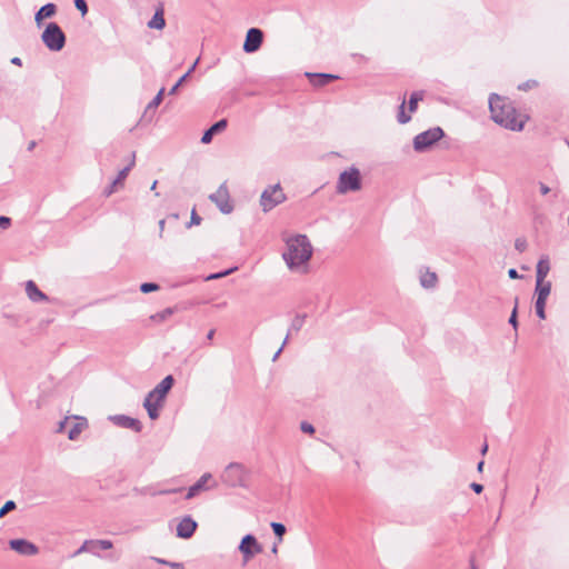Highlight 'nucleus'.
Returning <instances> with one entry per match:
<instances>
[{
	"instance_id": "f257e3e1",
	"label": "nucleus",
	"mask_w": 569,
	"mask_h": 569,
	"mask_svg": "<svg viewBox=\"0 0 569 569\" xmlns=\"http://www.w3.org/2000/svg\"><path fill=\"white\" fill-rule=\"evenodd\" d=\"M312 246L305 234H296L286 240L282 258L290 271L307 273L308 263L312 257Z\"/></svg>"
},
{
	"instance_id": "f03ea898",
	"label": "nucleus",
	"mask_w": 569,
	"mask_h": 569,
	"mask_svg": "<svg viewBox=\"0 0 569 569\" xmlns=\"http://www.w3.org/2000/svg\"><path fill=\"white\" fill-rule=\"evenodd\" d=\"M489 109L496 123L513 131L523 129V120L519 118L515 107L506 98L492 93L489 98Z\"/></svg>"
},
{
	"instance_id": "7ed1b4c3",
	"label": "nucleus",
	"mask_w": 569,
	"mask_h": 569,
	"mask_svg": "<svg viewBox=\"0 0 569 569\" xmlns=\"http://www.w3.org/2000/svg\"><path fill=\"white\" fill-rule=\"evenodd\" d=\"M174 383L172 376L164 377L144 398L143 407L151 420L159 418V409L163 406L167 393Z\"/></svg>"
},
{
	"instance_id": "20e7f679",
	"label": "nucleus",
	"mask_w": 569,
	"mask_h": 569,
	"mask_svg": "<svg viewBox=\"0 0 569 569\" xmlns=\"http://www.w3.org/2000/svg\"><path fill=\"white\" fill-rule=\"evenodd\" d=\"M41 40L50 51L57 52L63 49L66 44V34L58 23L50 22L43 30Z\"/></svg>"
},
{
	"instance_id": "39448f33",
	"label": "nucleus",
	"mask_w": 569,
	"mask_h": 569,
	"mask_svg": "<svg viewBox=\"0 0 569 569\" xmlns=\"http://www.w3.org/2000/svg\"><path fill=\"white\" fill-rule=\"evenodd\" d=\"M361 189V177L360 171L357 168H350L340 173L337 192L340 194L348 193L350 191H358Z\"/></svg>"
},
{
	"instance_id": "423d86ee",
	"label": "nucleus",
	"mask_w": 569,
	"mask_h": 569,
	"mask_svg": "<svg viewBox=\"0 0 569 569\" xmlns=\"http://www.w3.org/2000/svg\"><path fill=\"white\" fill-rule=\"evenodd\" d=\"M286 200V194L279 183L263 190L260 197V206L264 212L272 210Z\"/></svg>"
},
{
	"instance_id": "0eeeda50",
	"label": "nucleus",
	"mask_w": 569,
	"mask_h": 569,
	"mask_svg": "<svg viewBox=\"0 0 569 569\" xmlns=\"http://www.w3.org/2000/svg\"><path fill=\"white\" fill-rule=\"evenodd\" d=\"M443 134V130L440 127H435L423 131L415 137L413 148L418 152L425 151L439 141Z\"/></svg>"
},
{
	"instance_id": "6e6552de",
	"label": "nucleus",
	"mask_w": 569,
	"mask_h": 569,
	"mask_svg": "<svg viewBox=\"0 0 569 569\" xmlns=\"http://www.w3.org/2000/svg\"><path fill=\"white\" fill-rule=\"evenodd\" d=\"M238 549L242 555L243 565L248 563L256 555L262 552V546L252 535H246Z\"/></svg>"
},
{
	"instance_id": "1a4fd4ad",
	"label": "nucleus",
	"mask_w": 569,
	"mask_h": 569,
	"mask_svg": "<svg viewBox=\"0 0 569 569\" xmlns=\"http://www.w3.org/2000/svg\"><path fill=\"white\" fill-rule=\"evenodd\" d=\"M209 199L217 204L222 213H230L233 210L226 183H222L214 193L210 194Z\"/></svg>"
},
{
	"instance_id": "9d476101",
	"label": "nucleus",
	"mask_w": 569,
	"mask_h": 569,
	"mask_svg": "<svg viewBox=\"0 0 569 569\" xmlns=\"http://www.w3.org/2000/svg\"><path fill=\"white\" fill-rule=\"evenodd\" d=\"M263 41V32L258 28H251L248 30L246 40L243 43V51L252 53L259 50Z\"/></svg>"
},
{
	"instance_id": "9b49d317",
	"label": "nucleus",
	"mask_w": 569,
	"mask_h": 569,
	"mask_svg": "<svg viewBox=\"0 0 569 569\" xmlns=\"http://www.w3.org/2000/svg\"><path fill=\"white\" fill-rule=\"evenodd\" d=\"M9 546L12 550L23 556H33L37 555L39 551L38 547L34 543L26 539L10 540Z\"/></svg>"
},
{
	"instance_id": "f8f14e48",
	"label": "nucleus",
	"mask_w": 569,
	"mask_h": 569,
	"mask_svg": "<svg viewBox=\"0 0 569 569\" xmlns=\"http://www.w3.org/2000/svg\"><path fill=\"white\" fill-rule=\"evenodd\" d=\"M197 526V522L190 516H186L177 525V536L183 539L191 538Z\"/></svg>"
},
{
	"instance_id": "ddd939ff",
	"label": "nucleus",
	"mask_w": 569,
	"mask_h": 569,
	"mask_svg": "<svg viewBox=\"0 0 569 569\" xmlns=\"http://www.w3.org/2000/svg\"><path fill=\"white\" fill-rule=\"evenodd\" d=\"M133 166H134V156L132 157V160L130 161V163L127 167H124L122 170L119 171L117 178L112 181L110 187L108 189H106L104 194L107 197L111 196L117 190L118 186H122L124 179L127 178L128 173L130 172V170L132 169Z\"/></svg>"
},
{
	"instance_id": "4468645a",
	"label": "nucleus",
	"mask_w": 569,
	"mask_h": 569,
	"mask_svg": "<svg viewBox=\"0 0 569 569\" xmlns=\"http://www.w3.org/2000/svg\"><path fill=\"white\" fill-rule=\"evenodd\" d=\"M111 419L117 426L134 430L136 432H139L142 428L141 422L139 420L124 415L114 416Z\"/></svg>"
},
{
	"instance_id": "2eb2a0df",
	"label": "nucleus",
	"mask_w": 569,
	"mask_h": 569,
	"mask_svg": "<svg viewBox=\"0 0 569 569\" xmlns=\"http://www.w3.org/2000/svg\"><path fill=\"white\" fill-rule=\"evenodd\" d=\"M56 13L57 6L54 3H47L42 6L34 14L36 24L41 27L44 19L52 18Z\"/></svg>"
},
{
	"instance_id": "dca6fc26",
	"label": "nucleus",
	"mask_w": 569,
	"mask_h": 569,
	"mask_svg": "<svg viewBox=\"0 0 569 569\" xmlns=\"http://www.w3.org/2000/svg\"><path fill=\"white\" fill-rule=\"evenodd\" d=\"M26 292L28 298L33 302L48 300V297L38 289L37 284L32 280H29L26 283Z\"/></svg>"
},
{
	"instance_id": "f3484780",
	"label": "nucleus",
	"mask_w": 569,
	"mask_h": 569,
	"mask_svg": "<svg viewBox=\"0 0 569 569\" xmlns=\"http://www.w3.org/2000/svg\"><path fill=\"white\" fill-rule=\"evenodd\" d=\"M211 479V475L210 473H204L200 477V479L194 483L192 485L188 492H187V496L186 498L187 499H192L193 497H196L201 490H206L207 489V482L208 480Z\"/></svg>"
},
{
	"instance_id": "a211bd4d",
	"label": "nucleus",
	"mask_w": 569,
	"mask_h": 569,
	"mask_svg": "<svg viewBox=\"0 0 569 569\" xmlns=\"http://www.w3.org/2000/svg\"><path fill=\"white\" fill-rule=\"evenodd\" d=\"M226 127H227V120L226 119L219 120L218 122L212 124L207 131H204V133L201 138V142L202 143L211 142L213 134L224 130Z\"/></svg>"
},
{
	"instance_id": "6ab92c4d",
	"label": "nucleus",
	"mask_w": 569,
	"mask_h": 569,
	"mask_svg": "<svg viewBox=\"0 0 569 569\" xmlns=\"http://www.w3.org/2000/svg\"><path fill=\"white\" fill-rule=\"evenodd\" d=\"M310 79V82L315 87H322L328 84L330 81L337 79L336 76L329 73H307Z\"/></svg>"
},
{
	"instance_id": "aec40b11",
	"label": "nucleus",
	"mask_w": 569,
	"mask_h": 569,
	"mask_svg": "<svg viewBox=\"0 0 569 569\" xmlns=\"http://www.w3.org/2000/svg\"><path fill=\"white\" fill-rule=\"evenodd\" d=\"M550 271L549 258L543 256L539 259L536 268V280H545Z\"/></svg>"
},
{
	"instance_id": "412c9836",
	"label": "nucleus",
	"mask_w": 569,
	"mask_h": 569,
	"mask_svg": "<svg viewBox=\"0 0 569 569\" xmlns=\"http://www.w3.org/2000/svg\"><path fill=\"white\" fill-rule=\"evenodd\" d=\"M87 426H88V422L84 418H77V421L72 425V427L68 431V438L70 440L78 439V437L87 428Z\"/></svg>"
},
{
	"instance_id": "4be33fe9",
	"label": "nucleus",
	"mask_w": 569,
	"mask_h": 569,
	"mask_svg": "<svg viewBox=\"0 0 569 569\" xmlns=\"http://www.w3.org/2000/svg\"><path fill=\"white\" fill-rule=\"evenodd\" d=\"M551 291V282L545 280H536L537 297L548 299Z\"/></svg>"
},
{
	"instance_id": "5701e85b",
	"label": "nucleus",
	"mask_w": 569,
	"mask_h": 569,
	"mask_svg": "<svg viewBox=\"0 0 569 569\" xmlns=\"http://www.w3.org/2000/svg\"><path fill=\"white\" fill-rule=\"evenodd\" d=\"M164 24H166V21H164V18H163L162 10L156 11V13L153 14L152 19L148 22V27L149 28L158 29V30L163 29Z\"/></svg>"
},
{
	"instance_id": "b1692460",
	"label": "nucleus",
	"mask_w": 569,
	"mask_h": 569,
	"mask_svg": "<svg viewBox=\"0 0 569 569\" xmlns=\"http://www.w3.org/2000/svg\"><path fill=\"white\" fill-rule=\"evenodd\" d=\"M420 282L423 288H433L437 283V274L428 271L421 276Z\"/></svg>"
},
{
	"instance_id": "393cba45",
	"label": "nucleus",
	"mask_w": 569,
	"mask_h": 569,
	"mask_svg": "<svg viewBox=\"0 0 569 569\" xmlns=\"http://www.w3.org/2000/svg\"><path fill=\"white\" fill-rule=\"evenodd\" d=\"M303 323L305 316L297 315L291 321L287 336L289 337L291 333L300 331L301 328L303 327Z\"/></svg>"
},
{
	"instance_id": "a878e982",
	"label": "nucleus",
	"mask_w": 569,
	"mask_h": 569,
	"mask_svg": "<svg viewBox=\"0 0 569 569\" xmlns=\"http://www.w3.org/2000/svg\"><path fill=\"white\" fill-rule=\"evenodd\" d=\"M198 60L189 68V70L177 81V83L169 90V94L177 93L179 87L188 79V77L194 71Z\"/></svg>"
},
{
	"instance_id": "bb28decb",
	"label": "nucleus",
	"mask_w": 569,
	"mask_h": 569,
	"mask_svg": "<svg viewBox=\"0 0 569 569\" xmlns=\"http://www.w3.org/2000/svg\"><path fill=\"white\" fill-rule=\"evenodd\" d=\"M423 99V91H415L411 93L409 99V111L415 112L417 110L418 102Z\"/></svg>"
},
{
	"instance_id": "cd10ccee",
	"label": "nucleus",
	"mask_w": 569,
	"mask_h": 569,
	"mask_svg": "<svg viewBox=\"0 0 569 569\" xmlns=\"http://www.w3.org/2000/svg\"><path fill=\"white\" fill-rule=\"evenodd\" d=\"M163 94H164V88H161L158 93L156 94V97L149 102V104L147 106V109H146V112H148L149 110L151 109H156L158 108V106L162 102L163 100Z\"/></svg>"
},
{
	"instance_id": "c85d7f7f",
	"label": "nucleus",
	"mask_w": 569,
	"mask_h": 569,
	"mask_svg": "<svg viewBox=\"0 0 569 569\" xmlns=\"http://www.w3.org/2000/svg\"><path fill=\"white\" fill-rule=\"evenodd\" d=\"M173 315L172 308H166L162 311L151 316V319L157 322H162Z\"/></svg>"
},
{
	"instance_id": "c756f323",
	"label": "nucleus",
	"mask_w": 569,
	"mask_h": 569,
	"mask_svg": "<svg viewBox=\"0 0 569 569\" xmlns=\"http://www.w3.org/2000/svg\"><path fill=\"white\" fill-rule=\"evenodd\" d=\"M405 104H406V99L403 98L401 101V104L399 107V112H398V117H397L398 121L402 124L409 122L411 119V117L405 112Z\"/></svg>"
},
{
	"instance_id": "7c9ffc66",
	"label": "nucleus",
	"mask_w": 569,
	"mask_h": 569,
	"mask_svg": "<svg viewBox=\"0 0 569 569\" xmlns=\"http://www.w3.org/2000/svg\"><path fill=\"white\" fill-rule=\"evenodd\" d=\"M271 528L274 535L279 538V541H281L283 535L286 533V527L280 522H271Z\"/></svg>"
},
{
	"instance_id": "2f4dec72",
	"label": "nucleus",
	"mask_w": 569,
	"mask_h": 569,
	"mask_svg": "<svg viewBox=\"0 0 569 569\" xmlns=\"http://www.w3.org/2000/svg\"><path fill=\"white\" fill-rule=\"evenodd\" d=\"M92 547H99L103 550H108L113 547V543L111 540L99 539V540H92Z\"/></svg>"
},
{
	"instance_id": "473e14b6",
	"label": "nucleus",
	"mask_w": 569,
	"mask_h": 569,
	"mask_svg": "<svg viewBox=\"0 0 569 569\" xmlns=\"http://www.w3.org/2000/svg\"><path fill=\"white\" fill-rule=\"evenodd\" d=\"M16 502L12 500H8L1 508H0V518L4 517L8 512L16 509Z\"/></svg>"
},
{
	"instance_id": "72a5a7b5",
	"label": "nucleus",
	"mask_w": 569,
	"mask_h": 569,
	"mask_svg": "<svg viewBox=\"0 0 569 569\" xmlns=\"http://www.w3.org/2000/svg\"><path fill=\"white\" fill-rule=\"evenodd\" d=\"M140 290L143 293H149V292L159 290V286L153 282H144L140 286Z\"/></svg>"
},
{
	"instance_id": "f704fd0d",
	"label": "nucleus",
	"mask_w": 569,
	"mask_h": 569,
	"mask_svg": "<svg viewBox=\"0 0 569 569\" xmlns=\"http://www.w3.org/2000/svg\"><path fill=\"white\" fill-rule=\"evenodd\" d=\"M517 306H518V297L515 298V308H513V310L511 312V316L509 318V323L513 327L515 330H517V327H518Z\"/></svg>"
},
{
	"instance_id": "c9c22d12",
	"label": "nucleus",
	"mask_w": 569,
	"mask_h": 569,
	"mask_svg": "<svg viewBox=\"0 0 569 569\" xmlns=\"http://www.w3.org/2000/svg\"><path fill=\"white\" fill-rule=\"evenodd\" d=\"M240 473L241 472V467L237 463H231L227 467L226 469V472H224V477H226V481H228L227 477H229L231 473Z\"/></svg>"
},
{
	"instance_id": "e433bc0d",
	"label": "nucleus",
	"mask_w": 569,
	"mask_h": 569,
	"mask_svg": "<svg viewBox=\"0 0 569 569\" xmlns=\"http://www.w3.org/2000/svg\"><path fill=\"white\" fill-rule=\"evenodd\" d=\"M74 7L81 12L82 16L87 14L88 6L86 0H74Z\"/></svg>"
},
{
	"instance_id": "4c0bfd02",
	"label": "nucleus",
	"mask_w": 569,
	"mask_h": 569,
	"mask_svg": "<svg viewBox=\"0 0 569 569\" xmlns=\"http://www.w3.org/2000/svg\"><path fill=\"white\" fill-rule=\"evenodd\" d=\"M527 241L526 239L523 238H518L515 242V248L519 251V252H523L526 249H527Z\"/></svg>"
},
{
	"instance_id": "58836bf2",
	"label": "nucleus",
	"mask_w": 569,
	"mask_h": 569,
	"mask_svg": "<svg viewBox=\"0 0 569 569\" xmlns=\"http://www.w3.org/2000/svg\"><path fill=\"white\" fill-rule=\"evenodd\" d=\"M92 547V540H86L83 545L74 552V556H78L86 551H92L89 547Z\"/></svg>"
},
{
	"instance_id": "ea45409f",
	"label": "nucleus",
	"mask_w": 569,
	"mask_h": 569,
	"mask_svg": "<svg viewBox=\"0 0 569 569\" xmlns=\"http://www.w3.org/2000/svg\"><path fill=\"white\" fill-rule=\"evenodd\" d=\"M233 271V269H229L227 271H223V272H219V273H212L210 276L207 277V280H212V279H219V278H222L229 273H231Z\"/></svg>"
},
{
	"instance_id": "a19ab883",
	"label": "nucleus",
	"mask_w": 569,
	"mask_h": 569,
	"mask_svg": "<svg viewBox=\"0 0 569 569\" xmlns=\"http://www.w3.org/2000/svg\"><path fill=\"white\" fill-rule=\"evenodd\" d=\"M200 222H201V218L197 214L196 210L193 209L191 212L189 226H192V224L198 226V224H200Z\"/></svg>"
},
{
	"instance_id": "79ce46f5",
	"label": "nucleus",
	"mask_w": 569,
	"mask_h": 569,
	"mask_svg": "<svg viewBox=\"0 0 569 569\" xmlns=\"http://www.w3.org/2000/svg\"><path fill=\"white\" fill-rule=\"evenodd\" d=\"M300 429L306 432V433H313L315 432V428L312 425H310L309 422H302L301 426H300Z\"/></svg>"
},
{
	"instance_id": "37998d69",
	"label": "nucleus",
	"mask_w": 569,
	"mask_h": 569,
	"mask_svg": "<svg viewBox=\"0 0 569 569\" xmlns=\"http://www.w3.org/2000/svg\"><path fill=\"white\" fill-rule=\"evenodd\" d=\"M11 224V219L4 216H0V228L7 229Z\"/></svg>"
},
{
	"instance_id": "c03bdc74",
	"label": "nucleus",
	"mask_w": 569,
	"mask_h": 569,
	"mask_svg": "<svg viewBox=\"0 0 569 569\" xmlns=\"http://www.w3.org/2000/svg\"><path fill=\"white\" fill-rule=\"evenodd\" d=\"M470 487L476 493H481L483 490V486L477 482H472Z\"/></svg>"
},
{
	"instance_id": "a18cd8bd",
	"label": "nucleus",
	"mask_w": 569,
	"mask_h": 569,
	"mask_svg": "<svg viewBox=\"0 0 569 569\" xmlns=\"http://www.w3.org/2000/svg\"><path fill=\"white\" fill-rule=\"evenodd\" d=\"M546 298H539L537 297L535 308H546Z\"/></svg>"
},
{
	"instance_id": "49530a36",
	"label": "nucleus",
	"mask_w": 569,
	"mask_h": 569,
	"mask_svg": "<svg viewBox=\"0 0 569 569\" xmlns=\"http://www.w3.org/2000/svg\"><path fill=\"white\" fill-rule=\"evenodd\" d=\"M536 313L541 320L546 319L545 308H536Z\"/></svg>"
},
{
	"instance_id": "de8ad7c7",
	"label": "nucleus",
	"mask_w": 569,
	"mask_h": 569,
	"mask_svg": "<svg viewBox=\"0 0 569 569\" xmlns=\"http://www.w3.org/2000/svg\"><path fill=\"white\" fill-rule=\"evenodd\" d=\"M287 342H288V336H286V338H284V340H283V342H282V346H281V347L278 349V351L274 353V356H273V360H276V359L279 357V355L281 353V351H282V349H283V347L286 346V343H287Z\"/></svg>"
},
{
	"instance_id": "09e8293b",
	"label": "nucleus",
	"mask_w": 569,
	"mask_h": 569,
	"mask_svg": "<svg viewBox=\"0 0 569 569\" xmlns=\"http://www.w3.org/2000/svg\"><path fill=\"white\" fill-rule=\"evenodd\" d=\"M152 560L160 563V565H166V566H169L170 567V563H172L171 561H168V560H164V559H161V558H157V557H152Z\"/></svg>"
},
{
	"instance_id": "8fccbe9b",
	"label": "nucleus",
	"mask_w": 569,
	"mask_h": 569,
	"mask_svg": "<svg viewBox=\"0 0 569 569\" xmlns=\"http://www.w3.org/2000/svg\"><path fill=\"white\" fill-rule=\"evenodd\" d=\"M179 491H181V489H180V488H179V489H167V490H161V491H159L158 493H159V495H169V493H176V492H179Z\"/></svg>"
},
{
	"instance_id": "3c124183",
	"label": "nucleus",
	"mask_w": 569,
	"mask_h": 569,
	"mask_svg": "<svg viewBox=\"0 0 569 569\" xmlns=\"http://www.w3.org/2000/svg\"><path fill=\"white\" fill-rule=\"evenodd\" d=\"M539 187H540V192L545 196L547 193H549L550 189L549 187H547L545 183L540 182L539 183Z\"/></svg>"
},
{
	"instance_id": "603ef678",
	"label": "nucleus",
	"mask_w": 569,
	"mask_h": 569,
	"mask_svg": "<svg viewBox=\"0 0 569 569\" xmlns=\"http://www.w3.org/2000/svg\"><path fill=\"white\" fill-rule=\"evenodd\" d=\"M508 276H509L511 279H518V278H519V274H518L517 270H516V269H513V268H512V269H509V271H508Z\"/></svg>"
},
{
	"instance_id": "864d4df0",
	"label": "nucleus",
	"mask_w": 569,
	"mask_h": 569,
	"mask_svg": "<svg viewBox=\"0 0 569 569\" xmlns=\"http://www.w3.org/2000/svg\"><path fill=\"white\" fill-rule=\"evenodd\" d=\"M67 421H68V418H66L64 420L60 421L59 427H58V432H62L64 430Z\"/></svg>"
},
{
	"instance_id": "5fc2aeb1",
	"label": "nucleus",
	"mask_w": 569,
	"mask_h": 569,
	"mask_svg": "<svg viewBox=\"0 0 569 569\" xmlns=\"http://www.w3.org/2000/svg\"><path fill=\"white\" fill-rule=\"evenodd\" d=\"M170 567L172 569H184L183 565L179 563V562H172V563H170Z\"/></svg>"
},
{
	"instance_id": "6e6d98bb",
	"label": "nucleus",
	"mask_w": 569,
	"mask_h": 569,
	"mask_svg": "<svg viewBox=\"0 0 569 569\" xmlns=\"http://www.w3.org/2000/svg\"><path fill=\"white\" fill-rule=\"evenodd\" d=\"M11 63L16 64V66H21L22 64V61L20 58L18 57H14L11 59Z\"/></svg>"
},
{
	"instance_id": "4d7b16f0",
	"label": "nucleus",
	"mask_w": 569,
	"mask_h": 569,
	"mask_svg": "<svg viewBox=\"0 0 569 569\" xmlns=\"http://www.w3.org/2000/svg\"><path fill=\"white\" fill-rule=\"evenodd\" d=\"M214 329H211L208 333H207V339L208 340H212L213 339V336H214Z\"/></svg>"
},
{
	"instance_id": "13d9d810",
	"label": "nucleus",
	"mask_w": 569,
	"mask_h": 569,
	"mask_svg": "<svg viewBox=\"0 0 569 569\" xmlns=\"http://www.w3.org/2000/svg\"><path fill=\"white\" fill-rule=\"evenodd\" d=\"M518 88L520 90H526V89L530 88V84H529V82H527V83L520 84Z\"/></svg>"
},
{
	"instance_id": "bf43d9fd",
	"label": "nucleus",
	"mask_w": 569,
	"mask_h": 569,
	"mask_svg": "<svg viewBox=\"0 0 569 569\" xmlns=\"http://www.w3.org/2000/svg\"><path fill=\"white\" fill-rule=\"evenodd\" d=\"M159 227H160V232H162L164 229V220L163 219L159 221Z\"/></svg>"
},
{
	"instance_id": "052dcab7",
	"label": "nucleus",
	"mask_w": 569,
	"mask_h": 569,
	"mask_svg": "<svg viewBox=\"0 0 569 569\" xmlns=\"http://www.w3.org/2000/svg\"><path fill=\"white\" fill-rule=\"evenodd\" d=\"M487 451H488V445L485 443L483 447L481 448V455H486Z\"/></svg>"
},
{
	"instance_id": "680f3d73",
	"label": "nucleus",
	"mask_w": 569,
	"mask_h": 569,
	"mask_svg": "<svg viewBox=\"0 0 569 569\" xmlns=\"http://www.w3.org/2000/svg\"><path fill=\"white\" fill-rule=\"evenodd\" d=\"M483 465H485V462H483V461H480V462L478 463V466H477L478 471H482Z\"/></svg>"
},
{
	"instance_id": "e2e57ef3",
	"label": "nucleus",
	"mask_w": 569,
	"mask_h": 569,
	"mask_svg": "<svg viewBox=\"0 0 569 569\" xmlns=\"http://www.w3.org/2000/svg\"><path fill=\"white\" fill-rule=\"evenodd\" d=\"M156 186H157V181H153L152 186H151V190H154L156 189Z\"/></svg>"
},
{
	"instance_id": "0e129e2a",
	"label": "nucleus",
	"mask_w": 569,
	"mask_h": 569,
	"mask_svg": "<svg viewBox=\"0 0 569 569\" xmlns=\"http://www.w3.org/2000/svg\"><path fill=\"white\" fill-rule=\"evenodd\" d=\"M277 551H278L277 546H273V548H272V552H273V553H277Z\"/></svg>"
},
{
	"instance_id": "69168bd1",
	"label": "nucleus",
	"mask_w": 569,
	"mask_h": 569,
	"mask_svg": "<svg viewBox=\"0 0 569 569\" xmlns=\"http://www.w3.org/2000/svg\"><path fill=\"white\" fill-rule=\"evenodd\" d=\"M34 147V142H32L29 147V149H32Z\"/></svg>"
},
{
	"instance_id": "338daca9",
	"label": "nucleus",
	"mask_w": 569,
	"mask_h": 569,
	"mask_svg": "<svg viewBox=\"0 0 569 569\" xmlns=\"http://www.w3.org/2000/svg\"><path fill=\"white\" fill-rule=\"evenodd\" d=\"M471 569H476L475 567H472Z\"/></svg>"
}]
</instances>
